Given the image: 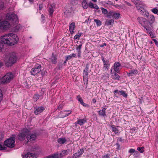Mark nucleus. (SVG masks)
Listing matches in <instances>:
<instances>
[{"mask_svg": "<svg viewBox=\"0 0 158 158\" xmlns=\"http://www.w3.org/2000/svg\"><path fill=\"white\" fill-rule=\"evenodd\" d=\"M17 57L16 54L12 53L10 54L5 59V62L6 66H11L17 61Z\"/></svg>", "mask_w": 158, "mask_h": 158, "instance_id": "obj_1", "label": "nucleus"}, {"mask_svg": "<svg viewBox=\"0 0 158 158\" xmlns=\"http://www.w3.org/2000/svg\"><path fill=\"white\" fill-rule=\"evenodd\" d=\"M29 130L26 128H23L18 135V139L20 141L24 140L29 133Z\"/></svg>", "mask_w": 158, "mask_h": 158, "instance_id": "obj_2", "label": "nucleus"}, {"mask_svg": "<svg viewBox=\"0 0 158 158\" xmlns=\"http://www.w3.org/2000/svg\"><path fill=\"white\" fill-rule=\"evenodd\" d=\"M14 75L11 73H8L6 74L1 79V82L3 83L10 82L13 78Z\"/></svg>", "mask_w": 158, "mask_h": 158, "instance_id": "obj_3", "label": "nucleus"}, {"mask_svg": "<svg viewBox=\"0 0 158 158\" xmlns=\"http://www.w3.org/2000/svg\"><path fill=\"white\" fill-rule=\"evenodd\" d=\"M15 135H13L10 138L6 140L4 142L5 145L10 148H13L15 146Z\"/></svg>", "mask_w": 158, "mask_h": 158, "instance_id": "obj_4", "label": "nucleus"}, {"mask_svg": "<svg viewBox=\"0 0 158 158\" xmlns=\"http://www.w3.org/2000/svg\"><path fill=\"white\" fill-rule=\"evenodd\" d=\"M9 39L10 41V45H13L16 44L19 40V38L17 35L12 33H8Z\"/></svg>", "mask_w": 158, "mask_h": 158, "instance_id": "obj_5", "label": "nucleus"}, {"mask_svg": "<svg viewBox=\"0 0 158 158\" xmlns=\"http://www.w3.org/2000/svg\"><path fill=\"white\" fill-rule=\"evenodd\" d=\"M89 66L86 65L85 69L84 70L83 73V79L84 81V84H85L86 85L88 84V80L89 77Z\"/></svg>", "mask_w": 158, "mask_h": 158, "instance_id": "obj_6", "label": "nucleus"}, {"mask_svg": "<svg viewBox=\"0 0 158 158\" xmlns=\"http://www.w3.org/2000/svg\"><path fill=\"white\" fill-rule=\"evenodd\" d=\"M9 35L8 33L3 35L1 36L0 38V42L2 44L10 45V41L9 39Z\"/></svg>", "mask_w": 158, "mask_h": 158, "instance_id": "obj_7", "label": "nucleus"}, {"mask_svg": "<svg viewBox=\"0 0 158 158\" xmlns=\"http://www.w3.org/2000/svg\"><path fill=\"white\" fill-rule=\"evenodd\" d=\"M6 17L7 19L12 21L13 23H16L18 19L17 15L14 13L7 14L6 15Z\"/></svg>", "mask_w": 158, "mask_h": 158, "instance_id": "obj_8", "label": "nucleus"}, {"mask_svg": "<svg viewBox=\"0 0 158 158\" xmlns=\"http://www.w3.org/2000/svg\"><path fill=\"white\" fill-rule=\"evenodd\" d=\"M10 27L9 22L6 21H3L1 22L0 20V29H7Z\"/></svg>", "mask_w": 158, "mask_h": 158, "instance_id": "obj_9", "label": "nucleus"}, {"mask_svg": "<svg viewBox=\"0 0 158 158\" xmlns=\"http://www.w3.org/2000/svg\"><path fill=\"white\" fill-rule=\"evenodd\" d=\"M41 66L40 65L34 67L31 70L30 73L31 75L35 76L41 71Z\"/></svg>", "mask_w": 158, "mask_h": 158, "instance_id": "obj_10", "label": "nucleus"}, {"mask_svg": "<svg viewBox=\"0 0 158 158\" xmlns=\"http://www.w3.org/2000/svg\"><path fill=\"white\" fill-rule=\"evenodd\" d=\"M137 19L139 23L143 27L149 24L146 19L143 17H138Z\"/></svg>", "mask_w": 158, "mask_h": 158, "instance_id": "obj_11", "label": "nucleus"}, {"mask_svg": "<svg viewBox=\"0 0 158 158\" xmlns=\"http://www.w3.org/2000/svg\"><path fill=\"white\" fill-rule=\"evenodd\" d=\"M72 112L71 110H64L60 112L58 116L59 118H63L68 116Z\"/></svg>", "mask_w": 158, "mask_h": 158, "instance_id": "obj_12", "label": "nucleus"}, {"mask_svg": "<svg viewBox=\"0 0 158 158\" xmlns=\"http://www.w3.org/2000/svg\"><path fill=\"white\" fill-rule=\"evenodd\" d=\"M148 24H147L145 26H144V30H146V31L148 33L152 38H153L154 35L153 33L152 30L151 28L149 27Z\"/></svg>", "mask_w": 158, "mask_h": 158, "instance_id": "obj_13", "label": "nucleus"}, {"mask_svg": "<svg viewBox=\"0 0 158 158\" xmlns=\"http://www.w3.org/2000/svg\"><path fill=\"white\" fill-rule=\"evenodd\" d=\"M102 60L103 63V69L104 71H106L109 69L110 64L109 63V61L107 60L106 61L105 60L103 57L102 58Z\"/></svg>", "mask_w": 158, "mask_h": 158, "instance_id": "obj_14", "label": "nucleus"}, {"mask_svg": "<svg viewBox=\"0 0 158 158\" xmlns=\"http://www.w3.org/2000/svg\"><path fill=\"white\" fill-rule=\"evenodd\" d=\"M84 152V149L82 148L78 151L77 152L74 153L73 156V158H79Z\"/></svg>", "mask_w": 158, "mask_h": 158, "instance_id": "obj_15", "label": "nucleus"}, {"mask_svg": "<svg viewBox=\"0 0 158 158\" xmlns=\"http://www.w3.org/2000/svg\"><path fill=\"white\" fill-rule=\"evenodd\" d=\"M55 6L53 4H50L48 6V10L50 16H52V15L55 10Z\"/></svg>", "mask_w": 158, "mask_h": 158, "instance_id": "obj_16", "label": "nucleus"}, {"mask_svg": "<svg viewBox=\"0 0 158 158\" xmlns=\"http://www.w3.org/2000/svg\"><path fill=\"white\" fill-rule=\"evenodd\" d=\"M22 157L23 158H36L35 155L33 153L30 152L27 153L26 154H22Z\"/></svg>", "mask_w": 158, "mask_h": 158, "instance_id": "obj_17", "label": "nucleus"}, {"mask_svg": "<svg viewBox=\"0 0 158 158\" xmlns=\"http://www.w3.org/2000/svg\"><path fill=\"white\" fill-rule=\"evenodd\" d=\"M35 109L34 112L35 115L39 114L44 110V107L43 106L35 108Z\"/></svg>", "mask_w": 158, "mask_h": 158, "instance_id": "obj_18", "label": "nucleus"}, {"mask_svg": "<svg viewBox=\"0 0 158 158\" xmlns=\"http://www.w3.org/2000/svg\"><path fill=\"white\" fill-rule=\"evenodd\" d=\"M121 66V64L118 62H116L114 63V69L115 72L118 73L119 72V67Z\"/></svg>", "mask_w": 158, "mask_h": 158, "instance_id": "obj_19", "label": "nucleus"}, {"mask_svg": "<svg viewBox=\"0 0 158 158\" xmlns=\"http://www.w3.org/2000/svg\"><path fill=\"white\" fill-rule=\"evenodd\" d=\"M36 137V135L35 134H32L31 135H29L28 134L26 136V138L27 140V141L34 140L35 139Z\"/></svg>", "mask_w": 158, "mask_h": 158, "instance_id": "obj_20", "label": "nucleus"}, {"mask_svg": "<svg viewBox=\"0 0 158 158\" xmlns=\"http://www.w3.org/2000/svg\"><path fill=\"white\" fill-rule=\"evenodd\" d=\"M139 9L137 8L138 10L139 11L140 14L142 15H143L144 13H145V16L147 17H148V13L146 12V10L143 8H142L141 5L139 6Z\"/></svg>", "mask_w": 158, "mask_h": 158, "instance_id": "obj_21", "label": "nucleus"}, {"mask_svg": "<svg viewBox=\"0 0 158 158\" xmlns=\"http://www.w3.org/2000/svg\"><path fill=\"white\" fill-rule=\"evenodd\" d=\"M138 73V71L136 69H133L130 71L129 72L127 73L128 77L133 76L136 75Z\"/></svg>", "mask_w": 158, "mask_h": 158, "instance_id": "obj_22", "label": "nucleus"}, {"mask_svg": "<svg viewBox=\"0 0 158 158\" xmlns=\"http://www.w3.org/2000/svg\"><path fill=\"white\" fill-rule=\"evenodd\" d=\"M148 17H149L148 19L149 22H148V24L150 25V24H152L154 22L155 19L153 15H148Z\"/></svg>", "mask_w": 158, "mask_h": 158, "instance_id": "obj_23", "label": "nucleus"}, {"mask_svg": "<svg viewBox=\"0 0 158 158\" xmlns=\"http://www.w3.org/2000/svg\"><path fill=\"white\" fill-rule=\"evenodd\" d=\"M112 129V131L114 132L115 134H118L119 133L118 128L119 127H115L114 125H112L111 126Z\"/></svg>", "mask_w": 158, "mask_h": 158, "instance_id": "obj_24", "label": "nucleus"}, {"mask_svg": "<svg viewBox=\"0 0 158 158\" xmlns=\"http://www.w3.org/2000/svg\"><path fill=\"white\" fill-rule=\"evenodd\" d=\"M86 122V121L84 119H78L77 121L75 123V125L78 124L80 125H82L84 124Z\"/></svg>", "mask_w": 158, "mask_h": 158, "instance_id": "obj_25", "label": "nucleus"}, {"mask_svg": "<svg viewBox=\"0 0 158 158\" xmlns=\"http://www.w3.org/2000/svg\"><path fill=\"white\" fill-rule=\"evenodd\" d=\"M75 23L74 22L71 23L69 25V31L71 33H73L74 32Z\"/></svg>", "mask_w": 158, "mask_h": 158, "instance_id": "obj_26", "label": "nucleus"}, {"mask_svg": "<svg viewBox=\"0 0 158 158\" xmlns=\"http://www.w3.org/2000/svg\"><path fill=\"white\" fill-rule=\"evenodd\" d=\"M131 1L135 4L137 8H139V6L141 5L140 1L139 0H131Z\"/></svg>", "mask_w": 158, "mask_h": 158, "instance_id": "obj_27", "label": "nucleus"}, {"mask_svg": "<svg viewBox=\"0 0 158 158\" xmlns=\"http://www.w3.org/2000/svg\"><path fill=\"white\" fill-rule=\"evenodd\" d=\"M82 46V45L81 44L77 46L76 48L77 53H78V56L79 58H81V49Z\"/></svg>", "mask_w": 158, "mask_h": 158, "instance_id": "obj_28", "label": "nucleus"}, {"mask_svg": "<svg viewBox=\"0 0 158 158\" xmlns=\"http://www.w3.org/2000/svg\"><path fill=\"white\" fill-rule=\"evenodd\" d=\"M106 108H103L102 110H100L98 112L99 115L101 116L105 117L106 116Z\"/></svg>", "mask_w": 158, "mask_h": 158, "instance_id": "obj_29", "label": "nucleus"}, {"mask_svg": "<svg viewBox=\"0 0 158 158\" xmlns=\"http://www.w3.org/2000/svg\"><path fill=\"white\" fill-rule=\"evenodd\" d=\"M114 20L113 19L110 20L107 19L106 21L105 24L108 26L110 25L112 26L114 24Z\"/></svg>", "mask_w": 158, "mask_h": 158, "instance_id": "obj_30", "label": "nucleus"}, {"mask_svg": "<svg viewBox=\"0 0 158 158\" xmlns=\"http://www.w3.org/2000/svg\"><path fill=\"white\" fill-rule=\"evenodd\" d=\"M69 151V149H67L66 150H63L62 151L60 154V155L61 157L68 155Z\"/></svg>", "mask_w": 158, "mask_h": 158, "instance_id": "obj_31", "label": "nucleus"}, {"mask_svg": "<svg viewBox=\"0 0 158 158\" xmlns=\"http://www.w3.org/2000/svg\"><path fill=\"white\" fill-rule=\"evenodd\" d=\"M89 6L91 8H94L97 10L99 9V8L97 5L94 4L91 2H90L88 4Z\"/></svg>", "mask_w": 158, "mask_h": 158, "instance_id": "obj_32", "label": "nucleus"}, {"mask_svg": "<svg viewBox=\"0 0 158 158\" xmlns=\"http://www.w3.org/2000/svg\"><path fill=\"white\" fill-rule=\"evenodd\" d=\"M67 140L65 138H60L57 139L58 143L61 144L64 143Z\"/></svg>", "mask_w": 158, "mask_h": 158, "instance_id": "obj_33", "label": "nucleus"}, {"mask_svg": "<svg viewBox=\"0 0 158 158\" xmlns=\"http://www.w3.org/2000/svg\"><path fill=\"white\" fill-rule=\"evenodd\" d=\"M76 56V54L74 53H72L70 55L66 56L65 57L66 59V60L68 61V60L71 59L73 57H75Z\"/></svg>", "mask_w": 158, "mask_h": 158, "instance_id": "obj_34", "label": "nucleus"}, {"mask_svg": "<svg viewBox=\"0 0 158 158\" xmlns=\"http://www.w3.org/2000/svg\"><path fill=\"white\" fill-rule=\"evenodd\" d=\"M51 59V61L54 64H56V63L57 61L56 60L57 58L53 53H52Z\"/></svg>", "mask_w": 158, "mask_h": 158, "instance_id": "obj_35", "label": "nucleus"}, {"mask_svg": "<svg viewBox=\"0 0 158 158\" xmlns=\"http://www.w3.org/2000/svg\"><path fill=\"white\" fill-rule=\"evenodd\" d=\"M120 15L119 13L114 12L113 18L115 19H118Z\"/></svg>", "mask_w": 158, "mask_h": 158, "instance_id": "obj_36", "label": "nucleus"}, {"mask_svg": "<svg viewBox=\"0 0 158 158\" xmlns=\"http://www.w3.org/2000/svg\"><path fill=\"white\" fill-rule=\"evenodd\" d=\"M114 12L112 11H110L109 12H108L106 16L107 17L109 18H110L111 17L113 18Z\"/></svg>", "mask_w": 158, "mask_h": 158, "instance_id": "obj_37", "label": "nucleus"}, {"mask_svg": "<svg viewBox=\"0 0 158 158\" xmlns=\"http://www.w3.org/2000/svg\"><path fill=\"white\" fill-rule=\"evenodd\" d=\"M119 93L120 95H122L124 97L126 98L127 96V94L125 93L124 91L123 90L119 91Z\"/></svg>", "mask_w": 158, "mask_h": 158, "instance_id": "obj_38", "label": "nucleus"}, {"mask_svg": "<svg viewBox=\"0 0 158 158\" xmlns=\"http://www.w3.org/2000/svg\"><path fill=\"white\" fill-rule=\"evenodd\" d=\"M94 20L96 23L97 26H99L102 25V23L100 20L98 19H94Z\"/></svg>", "mask_w": 158, "mask_h": 158, "instance_id": "obj_39", "label": "nucleus"}, {"mask_svg": "<svg viewBox=\"0 0 158 158\" xmlns=\"http://www.w3.org/2000/svg\"><path fill=\"white\" fill-rule=\"evenodd\" d=\"M114 74V77H113V79L114 80H119L120 79V77L119 75H118L116 73L114 72H113Z\"/></svg>", "mask_w": 158, "mask_h": 158, "instance_id": "obj_40", "label": "nucleus"}, {"mask_svg": "<svg viewBox=\"0 0 158 158\" xmlns=\"http://www.w3.org/2000/svg\"><path fill=\"white\" fill-rule=\"evenodd\" d=\"M39 97L40 95L39 94H35L33 97L34 101H36L39 99Z\"/></svg>", "mask_w": 158, "mask_h": 158, "instance_id": "obj_41", "label": "nucleus"}, {"mask_svg": "<svg viewBox=\"0 0 158 158\" xmlns=\"http://www.w3.org/2000/svg\"><path fill=\"white\" fill-rule=\"evenodd\" d=\"M101 10L102 13L104 15H107V14L108 13V11H107V10L105 9L103 7H101Z\"/></svg>", "mask_w": 158, "mask_h": 158, "instance_id": "obj_42", "label": "nucleus"}, {"mask_svg": "<svg viewBox=\"0 0 158 158\" xmlns=\"http://www.w3.org/2000/svg\"><path fill=\"white\" fill-rule=\"evenodd\" d=\"M82 34V33H81L76 35L74 37V39L78 40L79 38L81 36Z\"/></svg>", "mask_w": 158, "mask_h": 158, "instance_id": "obj_43", "label": "nucleus"}, {"mask_svg": "<svg viewBox=\"0 0 158 158\" xmlns=\"http://www.w3.org/2000/svg\"><path fill=\"white\" fill-rule=\"evenodd\" d=\"M52 155L53 158H61L60 155H59L58 153L53 154Z\"/></svg>", "mask_w": 158, "mask_h": 158, "instance_id": "obj_44", "label": "nucleus"}, {"mask_svg": "<svg viewBox=\"0 0 158 158\" xmlns=\"http://www.w3.org/2000/svg\"><path fill=\"white\" fill-rule=\"evenodd\" d=\"M151 11L154 14L158 15V10L156 8H153L151 10Z\"/></svg>", "mask_w": 158, "mask_h": 158, "instance_id": "obj_45", "label": "nucleus"}, {"mask_svg": "<svg viewBox=\"0 0 158 158\" xmlns=\"http://www.w3.org/2000/svg\"><path fill=\"white\" fill-rule=\"evenodd\" d=\"M82 5L84 9H87L88 6V4H87V2H85L84 3L82 2Z\"/></svg>", "mask_w": 158, "mask_h": 158, "instance_id": "obj_46", "label": "nucleus"}, {"mask_svg": "<svg viewBox=\"0 0 158 158\" xmlns=\"http://www.w3.org/2000/svg\"><path fill=\"white\" fill-rule=\"evenodd\" d=\"M143 148H144L143 147H138L137 148V149L138 151H139L141 153H142L144 152Z\"/></svg>", "mask_w": 158, "mask_h": 158, "instance_id": "obj_47", "label": "nucleus"}, {"mask_svg": "<svg viewBox=\"0 0 158 158\" xmlns=\"http://www.w3.org/2000/svg\"><path fill=\"white\" fill-rule=\"evenodd\" d=\"M4 144L2 145L0 144V150H6V148Z\"/></svg>", "mask_w": 158, "mask_h": 158, "instance_id": "obj_48", "label": "nucleus"}, {"mask_svg": "<svg viewBox=\"0 0 158 158\" xmlns=\"http://www.w3.org/2000/svg\"><path fill=\"white\" fill-rule=\"evenodd\" d=\"M135 151V150L134 149H130L128 151V152L131 153L130 156H131L132 154L134 153Z\"/></svg>", "mask_w": 158, "mask_h": 158, "instance_id": "obj_49", "label": "nucleus"}, {"mask_svg": "<svg viewBox=\"0 0 158 158\" xmlns=\"http://www.w3.org/2000/svg\"><path fill=\"white\" fill-rule=\"evenodd\" d=\"M77 98L78 100L81 103L83 102L82 98L80 97V96H77Z\"/></svg>", "mask_w": 158, "mask_h": 158, "instance_id": "obj_50", "label": "nucleus"}, {"mask_svg": "<svg viewBox=\"0 0 158 158\" xmlns=\"http://www.w3.org/2000/svg\"><path fill=\"white\" fill-rule=\"evenodd\" d=\"M134 155L135 157H137L139 156V153L137 151H135Z\"/></svg>", "mask_w": 158, "mask_h": 158, "instance_id": "obj_51", "label": "nucleus"}, {"mask_svg": "<svg viewBox=\"0 0 158 158\" xmlns=\"http://www.w3.org/2000/svg\"><path fill=\"white\" fill-rule=\"evenodd\" d=\"M3 98V95L2 93L1 90L0 89V102L2 100Z\"/></svg>", "mask_w": 158, "mask_h": 158, "instance_id": "obj_52", "label": "nucleus"}, {"mask_svg": "<svg viewBox=\"0 0 158 158\" xmlns=\"http://www.w3.org/2000/svg\"><path fill=\"white\" fill-rule=\"evenodd\" d=\"M3 7V2H0V10L2 9Z\"/></svg>", "mask_w": 158, "mask_h": 158, "instance_id": "obj_53", "label": "nucleus"}, {"mask_svg": "<svg viewBox=\"0 0 158 158\" xmlns=\"http://www.w3.org/2000/svg\"><path fill=\"white\" fill-rule=\"evenodd\" d=\"M3 44L0 42V52L2 51V49L3 48Z\"/></svg>", "mask_w": 158, "mask_h": 158, "instance_id": "obj_54", "label": "nucleus"}, {"mask_svg": "<svg viewBox=\"0 0 158 158\" xmlns=\"http://www.w3.org/2000/svg\"><path fill=\"white\" fill-rule=\"evenodd\" d=\"M110 154H107L104 155L103 157V158H110Z\"/></svg>", "mask_w": 158, "mask_h": 158, "instance_id": "obj_55", "label": "nucleus"}, {"mask_svg": "<svg viewBox=\"0 0 158 158\" xmlns=\"http://www.w3.org/2000/svg\"><path fill=\"white\" fill-rule=\"evenodd\" d=\"M4 138V135L2 133L0 134V141H1Z\"/></svg>", "mask_w": 158, "mask_h": 158, "instance_id": "obj_56", "label": "nucleus"}, {"mask_svg": "<svg viewBox=\"0 0 158 158\" xmlns=\"http://www.w3.org/2000/svg\"><path fill=\"white\" fill-rule=\"evenodd\" d=\"M152 40L154 41L156 45L158 46V42L155 39H153Z\"/></svg>", "mask_w": 158, "mask_h": 158, "instance_id": "obj_57", "label": "nucleus"}, {"mask_svg": "<svg viewBox=\"0 0 158 158\" xmlns=\"http://www.w3.org/2000/svg\"><path fill=\"white\" fill-rule=\"evenodd\" d=\"M43 7V5L42 4H40L39 5V8L40 10H41Z\"/></svg>", "mask_w": 158, "mask_h": 158, "instance_id": "obj_58", "label": "nucleus"}, {"mask_svg": "<svg viewBox=\"0 0 158 158\" xmlns=\"http://www.w3.org/2000/svg\"><path fill=\"white\" fill-rule=\"evenodd\" d=\"M124 2L125 3V4L127 5L128 6H131V4L130 3H129L128 2H127V1H125Z\"/></svg>", "mask_w": 158, "mask_h": 158, "instance_id": "obj_59", "label": "nucleus"}, {"mask_svg": "<svg viewBox=\"0 0 158 158\" xmlns=\"http://www.w3.org/2000/svg\"><path fill=\"white\" fill-rule=\"evenodd\" d=\"M63 107V106L62 105H60L58 107V109L60 110H61Z\"/></svg>", "mask_w": 158, "mask_h": 158, "instance_id": "obj_60", "label": "nucleus"}, {"mask_svg": "<svg viewBox=\"0 0 158 158\" xmlns=\"http://www.w3.org/2000/svg\"><path fill=\"white\" fill-rule=\"evenodd\" d=\"M81 104L84 106H88L87 104L83 102L81 103Z\"/></svg>", "mask_w": 158, "mask_h": 158, "instance_id": "obj_61", "label": "nucleus"}, {"mask_svg": "<svg viewBox=\"0 0 158 158\" xmlns=\"http://www.w3.org/2000/svg\"><path fill=\"white\" fill-rule=\"evenodd\" d=\"M58 66L59 69H61L62 67V64H58Z\"/></svg>", "mask_w": 158, "mask_h": 158, "instance_id": "obj_62", "label": "nucleus"}, {"mask_svg": "<svg viewBox=\"0 0 158 158\" xmlns=\"http://www.w3.org/2000/svg\"><path fill=\"white\" fill-rule=\"evenodd\" d=\"M92 102H93V103H95L96 102V99L95 98H93L92 99Z\"/></svg>", "mask_w": 158, "mask_h": 158, "instance_id": "obj_63", "label": "nucleus"}, {"mask_svg": "<svg viewBox=\"0 0 158 158\" xmlns=\"http://www.w3.org/2000/svg\"><path fill=\"white\" fill-rule=\"evenodd\" d=\"M46 158H53L52 155L47 156Z\"/></svg>", "mask_w": 158, "mask_h": 158, "instance_id": "obj_64", "label": "nucleus"}]
</instances>
